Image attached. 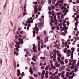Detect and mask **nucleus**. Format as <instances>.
Returning a JSON list of instances; mask_svg holds the SVG:
<instances>
[{
  "mask_svg": "<svg viewBox=\"0 0 79 79\" xmlns=\"http://www.w3.org/2000/svg\"><path fill=\"white\" fill-rule=\"evenodd\" d=\"M55 37L56 39H60V38H59V36H58V35H55Z\"/></svg>",
  "mask_w": 79,
  "mask_h": 79,
  "instance_id": "obj_26",
  "label": "nucleus"
},
{
  "mask_svg": "<svg viewBox=\"0 0 79 79\" xmlns=\"http://www.w3.org/2000/svg\"><path fill=\"white\" fill-rule=\"evenodd\" d=\"M35 56H34L33 58H32V60H33V61H34L36 62V61H37V60L36 59V58H35Z\"/></svg>",
  "mask_w": 79,
  "mask_h": 79,
  "instance_id": "obj_13",
  "label": "nucleus"
},
{
  "mask_svg": "<svg viewBox=\"0 0 79 79\" xmlns=\"http://www.w3.org/2000/svg\"><path fill=\"white\" fill-rule=\"evenodd\" d=\"M75 11H76V12L74 14H75V15H77V12L78 13H79V12H78V11H79V10H75Z\"/></svg>",
  "mask_w": 79,
  "mask_h": 79,
  "instance_id": "obj_42",
  "label": "nucleus"
},
{
  "mask_svg": "<svg viewBox=\"0 0 79 79\" xmlns=\"http://www.w3.org/2000/svg\"><path fill=\"white\" fill-rule=\"evenodd\" d=\"M32 17H30V19H28L27 21H26V23L25 24V25L27 26L28 25V27H27V30H29V27H31V22L32 23H33V20H32Z\"/></svg>",
  "mask_w": 79,
  "mask_h": 79,
  "instance_id": "obj_1",
  "label": "nucleus"
},
{
  "mask_svg": "<svg viewBox=\"0 0 79 79\" xmlns=\"http://www.w3.org/2000/svg\"><path fill=\"white\" fill-rule=\"evenodd\" d=\"M57 73H58V72L56 71V72H55V74H53V76H56V75L57 74Z\"/></svg>",
  "mask_w": 79,
  "mask_h": 79,
  "instance_id": "obj_44",
  "label": "nucleus"
},
{
  "mask_svg": "<svg viewBox=\"0 0 79 79\" xmlns=\"http://www.w3.org/2000/svg\"><path fill=\"white\" fill-rule=\"evenodd\" d=\"M55 79H60L59 78H58V76H55Z\"/></svg>",
  "mask_w": 79,
  "mask_h": 79,
  "instance_id": "obj_55",
  "label": "nucleus"
},
{
  "mask_svg": "<svg viewBox=\"0 0 79 79\" xmlns=\"http://www.w3.org/2000/svg\"><path fill=\"white\" fill-rule=\"evenodd\" d=\"M58 26L60 27V28H62V23H60L59 25Z\"/></svg>",
  "mask_w": 79,
  "mask_h": 79,
  "instance_id": "obj_25",
  "label": "nucleus"
},
{
  "mask_svg": "<svg viewBox=\"0 0 79 79\" xmlns=\"http://www.w3.org/2000/svg\"><path fill=\"white\" fill-rule=\"evenodd\" d=\"M48 73L47 72L45 73V78H48Z\"/></svg>",
  "mask_w": 79,
  "mask_h": 79,
  "instance_id": "obj_16",
  "label": "nucleus"
},
{
  "mask_svg": "<svg viewBox=\"0 0 79 79\" xmlns=\"http://www.w3.org/2000/svg\"><path fill=\"white\" fill-rule=\"evenodd\" d=\"M74 30L75 31H78V30L77 29V27H76L75 28Z\"/></svg>",
  "mask_w": 79,
  "mask_h": 79,
  "instance_id": "obj_58",
  "label": "nucleus"
},
{
  "mask_svg": "<svg viewBox=\"0 0 79 79\" xmlns=\"http://www.w3.org/2000/svg\"><path fill=\"white\" fill-rule=\"evenodd\" d=\"M35 27L34 28V30L33 31V36H34V37H35V33L37 34L38 33V31H39V29L37 28L38 27H37V24L36 23L35 24Z\"/></svg>",
  "mask_w": 79,
  "mask_h": 79,
  "instance_id": "obj_3",
  "label": "nucleus"
},
{
  "mask_svg": "<svg viewBox=\"0 0 79 79\" xmlns=\"http://www.w3.org/2000/svg\"><path fill=\"white\" fill-rule=\"evenodd\" d=\"M55 65L56 66V67H58V66H60V64H58V61H57L55 63Z\"/></svg>",
  "mask_w": 79,
  "mask_h": 79,
  "instance_id": "obj_20",
  "label": "nucleus"
},
{
  "mask_svg": "<svg viewBox=\"0 0 79 79\" xmlns=\"http://www.w3.org/2000/svg\"><path fill=\"white\" fill-rule=\"evenodd\" d=\"M42 5H40V8H39V10H42Z\"/></svg>",
  "mask_w": 79,
  "mask_h": 79,
  "instance_id": "obj_36",
  "label": "nucleus"
},
{
  "mask_svg": "<svg viewBox=\"0 0 79 79\" xmlns=\"http://www.w3.org/2000/svg\"><path fill=\"white\" fill-rule=\"evenodd\" d=\"M64 69V68L63 67H60L59 69V71H63Z\"/></svg>",
  "mask_w": 79,
  "mask_h": 79,
  "instance_id": "obj_27",
  "label": "nucleus"
},
{
  "mask_svg": "<svg viewBox=\"0 0 79 79\" xmlns=\"http://www.w3.org/2000/svg\"><path fill=\"white\" fill-rule=\"evenodd\" d=\"M65 73V71H64L61 73H59V76H61V77L63 78V79H66V77H64V74Z\"/></svg>",
  "mask_w": 79,
  "mask_h": 79,
  "instance_id": "obj_5",
  "label": "nucleus"
},
{
  "mask_svg": "<svg viewBox=\"0 0 79 79\" xmlns=\"http://www.w3.org/2000/svg\"><path fill=\"white\" fill-rule=\"evenodd\" d=\"M56 0H53L54 1H52V4L53 5H54V4H55V1H56Z\"/></svg>",
  "mask_w": 79,
  "mask_h": 79,
  "instance_id": "obj_54",
  "label": "nucleus"
},
{
  "mask_svg": "<svg viewBox=\"0 0 79 79\" xmlns=\"http://www.w3.org/2000/svg\"><path fill=\"white\" fill-rule=\"evenodd\" d=\"M71 50H72V52L71 53V59H73V53H74V51L75 50V49L73 47H72L71 48Z\"/></svg>",
  "mask_w": 79,
  "mask_h": 79,
  "instance_id": "obj_6",
  "label": "nucleus"
},
{
  "mask_svg": "<svg viewBox=\"0 0 79 79\" xmlns=\"http://www.w3.org/2000/svg\"><path fill=\"white\" fill-rule=\"evenodd\" d=\"M76 3H79V0H77Z\"/></svg>",
  "mask_w": 79,
  "mask_h": 79,
  "instance_id": "obj_64",
  "label": "nucleus"
},
{
  "mask_svg": "<svg viewBox=\"0 0 79 79\" xmlns=\"http://www.w3.org/2000/svg\"><path fill=\"white\" fill-rule=\"evenodd\" d=\"M53 52L54 53L53 54L54 56H55V55H56V53H59V51H56V50H54Z\"/></svg>",
  "mask_w": 79,
  "mask_h": 79,
  "instance_id": "obj_9",
  "label": "nucleus"
},
{
  "mask_svg": "<svg viewBox=\"0 0 79 79\" xmlns=\"http://www.w3.org/2000/svg\"><path fill=\"white\" fill-rule=\"evenodd\" d=\"M38 50H39V51L41 50V49H40V46H38Z\"/></svg>",
  "mask_w": 79,
  "mask_h": 79,
  "instance_id": "obj_50",
  "label": "nucleus"
},
{
  "mask_svg": "<svg viewBox=\"0 0 79 79\" xmlns=\"http://www.w3.org/2000/svg\"><path fill=\"white\" fill-rule=\"evenodd\" d=\"M37 40L38 41V47H40V42H39V40H40V36H37Z\"/></svg>",
  "mask_w": 79,
  "mask_h": 79,
  "instance_id": "obj_7",
  "label": "nucleus"
},
{
  "mask_svg": "<svg viewBox=\"0 0 79 79\" xmlns=\"http://www.w3.org/2000/svg\"><path fill=\"white\" fill-rule=\"evenodd\" d=\"M61 34V35H66V34H65V33H64V32H62Z\"/></svg>",
  "mask_w": 79,
  "mask_h": 79,
  "instance_id": "obj_40",
  "label": "nucleus"
},
{
  "mask_svg": "<svg viewBox=\"0 0 79 79\" xmlns=\"http://www.w3.org/2000/svg\"><path fill=\"white\" fill-rule=\"evenodd\" d=\"M60 63L61 64H62V65L64 64V61H63V60H61V61Z\"/></svg>",
  "mask_w": 79,
  "mask_h": 79,
  "instance_id": "obj_31",
  "label": "nucleus"
},
{
  "mask_svg": "<svg viewBox=\"0 0 79 79\" xmlns=\"http://www.w3.org/2000/svg\"><path fill=\"white\" fill-rule=\"evenodd\" d=\"M77 71H78V70L77 69V68H75L74 72H76H76H77Z\"/></svg>",
  "mask_w": 79,
  "mask_h": 79,
  "instance_id": "obj_39",
  "label": "nucleus"
},
{
  "mask_svg": "<svg viewBox=\"0 0 79 79\" xmlns=\"http://www.w3.org/2000/svg\"><path fill=\"white\" fill-rule=\"evenodd\" d=\"M40 58H41V59H42V60H45V57H41Z\"/></svg>",
  "mask_w": 79,
  "mask_h": 79,
  "instance_id": "obj_48",
  "label": "nucleus"
},
{
  "mask_svg": "<svg viewBox=\"0 0 79 79\" xmlns=\"http://www.w3.org/2000/svg\"><path fill=\"white\" fill-rule=\"evenodd\" d=\"M56 16H54V21H56V20H56Z\"/></svg>",
  "mask_w": 79,
  "mask_h": 79,
  "instance_id": "obj_38",
  "label": "nucleus"
},
{
  "mask_svg": "<svg viewBox=\"0 0 79 79\" xmlns=\"http://www.w3.org/2000/svg\"><path fill=\"white\" fill-rule=\"evenodd\" d=\"M46 2V0H42L41 2V5H42V6L44 5L45 3Z\"/></svg>",
  "mask_w": 79,
  "mask_h": 79,
  "instance_id": "obj_10",
  "label": "nucleus"
},
{
  "mask_svg": "<svg viewBox=\"0 0 79 79\" xmlns=\"http://www.w3.org/2000/svg\"><path fill=\"white\" fill-rule=\"evenodd\" d=\"M39 26H42L43 25V23H39Z\"/></svg>",
  "mask_w": 79,
  "mask_h": 79,
  "instance_id": "obj_41",
  "label": "nucleus"
},
{
  "mask_svg": "<svg viewBox=\"0 0 79 79\" xmlns=\"http://www.w3.org/2000/svg\"><path fill=\"white\" fill-rule=\"evenodd\" d=\"M66 76L67 77H68L69 76V72H67L66 73Z\"/></svg>",
  "mask_w": 79,
  "mask_h": 79,
  "instance_id": "obj_43",
  "label": "nucleus"
},
{
  "mask_svg": "<svg viewBox=\"0 0 79 79\" xmlns=\"http://www.w3.org/2000/svg\"><path fill=\"white\" fill-rule=\"evenodd\" d=\"M67 26H69V22H67Z\"/></svg>",
  "mask_w": 79,
  "mask_h": 79,
  "instance_id": "obj_63",
  "label": "nucleus"
},
{
  "mask_svg": "<svg viewBox=\"0 0 79 79\" xmlns=\"http://www.w3.org/2000/svg\"><path fill=\"white\" fill-rule=\"evenodd\" d=\"M61 10H68V9L67 10V8L66 7V6H64L63 7H61L60 8Z\"/></svg>",
  "mask_w": 79,
  "mask_h": 79,
  "instance_id": "obj_8",
  "label": "nucleus"
},
{
  "mask_svg": "<svg viewBox=\"0 0 79 79\" xmlns=\"http://www.w3.org/2000/svg\"><path fill=\"white\" fill-rule=\"evenodd\" d=\"M29 69L30 70V72L31 73V75H32L34 74V72L32 71V69L30 68Z\"/></svg>",
  "mask_w": 79,
  "mask_h": 79,
  "instance_id": "obj_14",
  "label": "nucleus"
},
{
  "mask_svg": "<svg viewBox=\"0 0 79 79\" xmlns=\"http://www.w3.org/2000/svg\"><path fill=\"white\" fill-rule=\"evenodd\" d=\"M52 0H48L49 4H51L52 3Z\"/></svg>",
  "mask_w": 79,
  "mask_h": 79,
  "instance_id": "obj_45",
  "label": "nucleus"
},
{
  "mask_svg": "<svg viewBox=\"0 0 79 79\" xmlns=\"http://www.w3.org/2000/svg\"><path fill=\"white\" fill-rule=\"evenodd\" d=\"M57 44V41H56V40H54V46L55 47H57V44Z\"/></svg>",
  "mask_w": 79,
  "mask_h": 79,
  "instance_id": "obj_22",
  "label": "nucleus"
},
{
  "mask_svg": "<svg viewBox=\"0 0 79 79\" xmlns=\"http://www.w3.org/2000/svg\"><path fill=\"white\" fill-rule=\"evenodd\" d=\"M49 15H52V16L51 17L52 19H51V22L50 23L51 26H53V24H52V23H54V21L53 20V16L55 15V14H54V11L52 10V11H49Z\"/></svg>",
  "mask_w": 79,
  "mask_h": 79,
  "instance_id": "obj_2",
  "label": "nucleus"
},
{
  "mask_svg": "<svg viewBox=\"0 0 79 79\" xmlns=\"http://www.w3.org/2000/svg\"><path fill=\"white\" fill-rule=\"evenodd\" d=\"M68 67L69 68H70L71 69H74V67L73 66L72 67H71L70 66H69Z\"/></svg>",
  "mask_w": 79,
  "mask_h": 79,
  "instance_id": "obj_35",
  "label": "nucleus"
},
{
  "mask_svg": "<svg viewBox=\"0 0 79 79\" xmlns=\"http://www.w3.org/2000/svg\"><path fill=\"white\" fill-rule=\"evenodd\" d=\"M48 40V38L47 37H46L45 39V42H47Z\"/></svg>",
  "mask_w": 79,
  "mask_h": 79,
  "instance_id": "obj_23",
  "label": "nucleus"
},
{
  "mask_svg": "<svg viewBox=\"0 0 79 79\" xmlns=\"http://www.w3.org/2000/svg\"><path fill=\"white\" fill-rule=\"evenodd\" d=\"M16 29V26H15L14 28L13 31H15Z\"/></svg>",
  "mask_w": 79,
  "mask_h": 79,
  "instance_id": "obj_57",
  "label": "nucleus"
},
{
  "mask_svg": "<svg viewBox=\"0 0 79 79\" xmlns=\"http://www.w3.org/2000/svg\"><path fill=\"white\" fill-rule=\"evenodd\" d=\"M23 39H25V40H26V37L25 36H23Z\"/></svg>",
  "mask_w": 79,
  "mask_h": 79,
  "instance_id": "obj_49",
  "label": "nucleus"
},
{
  "mask_svg": "<svg viewBox=\"0 0 79 79\" xmlns=\"http://www.w3.org/2000/svg\"><path fill=\"white\" fill-rule=\"evenodd\" d=\"M63 13H65L64 14V16H66V13L68 12V10H63Z\"/></svg>",
  "mask_w": 79,
  "mask_h": 79,
  "instance_id": "obj_11",
  "label": "nucleus"
},
{
  "mask_svg": "<svg viewBox=\"0 0 79 79\" xmlns=\"http://www.w3.org/2000/svg\"><path fill=\"white\" fill-rule=\"evenodd\" d=\"M73 62L72 64V66H73L75 64H76V63L77 60H73Z\"/></svg>",
  "mask_w": 79,
  "mask_h": 79,
  "instance_id": "obj_15",
  "label": "nucleus"
},
{
  "mask_svg": "<svg viewBox=\"0 0 79 79\" xmlns=\"http://www.w3.org/2000/svg\"><path fill=\"white\" fill-rule=\"evenodd\" d=\"M18 40L19 41L20 43L18 42H16V44H17V46L18 47H19V48H20V46H19V44L21 43L23 44H24V41H23V39H21V37L19 38Z\"/></svg>",
  "mask_w": 79,
  "mask_h": 79,
  "instance_id": "obj_4",
  "label": "nucleus"
},
{
  "mask_svg": "<svg viewBox=\"0 0 79 79\" xmlns=\"http://www.w3.org/2000/svg\"><path fill=\"white\" fill-rule=\"evenodd\" d=\"M37 11H38L37 10H35L34 11V13H35V14H36L37 13Z\"/></svg>",
  "mask_w": 79,
  "mask_h": 79,
  "instance_id": "obj_52",
  "label": "nucleus"
},
{
  "mask_svg": "<svg viewBox=\"0 0 79 79\" xmlns=\"http://www.w3.org/2000/svg\"><path fill=\"white\" fill-rule=\"evenodd\" d=\"M71 50H68L67 51V53H71Z\"/></svg>",
  "mask_w": 79,
  "mask_h": 79,
  "instance_id": "obj_53",
  "label": "nucleus"
},
{
  "mask_svg": "<svg viewBox=\"0 0 79 79\" xmlns=\"http://www.w3.org/2000/svg\"><path fill=\"white\" fill-rule=\"evenodd\" d=\"M20 70H17V72H18V73L17 74V76H20Z\"/></svg>",
  "mask_w": 79,
  "mask_h": 79,
  "instance_id": "obj_19",
  "label": "nucleus"
},
{
  "mask_svg": "<svg viewBox=\"0 0 79 79\" xmlns=\"http://www.w3.org/2000/svg\"><path fill=\"white\" fill-rule=\"evenodd\" d=\"M20 31H21V28H18V31L16 32V34H19L20 32Z\"/></svg>",
  "mask_w": 79,
  "mask_h": 79,
  "instance_id": "obj_12",
  "label": "nucleus"
},
{
  "mask_svg": "<svg viewBox=\"0 0 79 79\" xmlns=\"http://www.w3.org/2000/svg\"><path fill=\"white\" fill-rule=\"evenodd\" d=\"M26 53H27V54H28V55L27 54H25V57H27V56H29V55H31V54H30V53H29V52H26Z\"/></svg>",
  "mask_w": 79,
  "mask_h": 79,
  "instance_id": "obj_17",
  "label": "nucleus"
},
{
  "mask_svg": "<svg viewBox=\"0 0 79 79\" xmlns=\"http://www.w3.org/2000/svg\"><path fill=\"white\" fill-rule=\"evenodd\" d=\"M57 20H56V23H55V25H57V24H58V22H57Z\"/></svg>",
  "mask_w": 79,
  "mask_h": 79,
  "instance_id": "obj_62",
  "label": "nucleus"
},
{
  "mask_svg": "<svg viewBox=\"0 0 79 79\" xmlns=\"http://www.w3.org/2000/svg\"><path fill=\"white\" fill-rule=\"evenodd\" d=\"M65 63H68V59H66L65 60Z\"/></svg>",
  "mask_w": 79,
  "mask_h": 79,
  "instance_id": "obj_56",
  "label": "nucleus"
},
{
  "mask_svg": "<svg viewBox=\"0 0 79 79\" xmlns=\"http://www.w3.org/2000/svg\"><path fill=\"white\" fill-rule=\"evenodd\" d=\"M52 28L53 30H54V29H56V27L55 26H53L52 27Z\"/></svg>",
  "mask_w": 79,
  "mask_h": 79,
  "instance_id": "obj_37",
  "label": "nucleus"
},
{
  "mask_svg": "<svg viewBox=\"0 0 79 79\" xmlns=\"http://www.w3.org/2000/svg\"><path fill=\"white\" fill-rule=\"evenodd\" d=\"M41 44L42 45L41 46V48H44V43H42Z\"/></svg>",
  "mask_w": 79,
  "mask_h": 79,
  "instance_id": "obj_33",
  "label": "nucleus"
},
{
  "mask_svg": "<svg viewBox=\"0 0 79 79\" xmlns=\"http://www.w3.org/2000/svg\"><path fill=\"white\" fill-rule=\"evenodd\" d=\"M16 50L17 52H19V50L18 49V48L16 47Z\"/></svg>",
  "mask_w": 79,
  "mask_h": 79,
  "instance_id": "obj_47",
  "label": "nucleus"
},
{
  "mask_svg": "<svg viewBox=\"0 0 79 79\" xmlns=\"http://www.w3.org/2000/svg\"><path fill=\"white\" fill-rule=\"evenodd\" d=\"M74 75H73L72 76H69V79H73V78L74 77Z\"/></svg>",
  "mask_w": 79,
  "mask_h": 79,
  "instance_id": "obj_28",
  "label": "nucleus"
},
{
  "mask_svg": "<svg viewBox=\"0 0 79 79\" xmlns=\"http://www.w3.org/2000/svg\"><path fill=\"white\" fill-rule=\"evenodd\" d=\"M38 6V5H36L34 7V10H37V8Z\"/></svg>",
  "mask_w": 79,
  "mask_h": 79,
  "instance_id": "obj_21",
  "label": "nucleus"
},
{
  "mask_svg": "<svg viewBox=\"0 0 79 79\" xmlns=\"http://www.w3.org/2000/svg\"><path fill=\"white\" fill-rule=\"evenodd\" d=\"M78 23H79V22H78V21H77L75 23V25L76 27H77V24Z\"/></svg>",
  "mask_w": 79,
  "mask_h": 79,
  "instance_id": "obj_24",
  "label": "nucleus"
},
{
  "mask_svg": "<svg viewBox=\"0 0 79 79\" xmlns=\"http://www.w3.org/2000/svg\"><path fill=\"white\" fill-rule=\"evenodd\" d=\"M77 18H76V17H75L74 18V20H75V21H77L78 19H77Z\"/></svg>",
  "mask_w": 79,
  "mask_h": 79,
  "instance_id": "obj_60",
  "label": "nucleus"
},
{
  "mask_svg": "<svg viewBox=\"0 0 79 79\" xmlns=\"http://www.w3.org/2000/svg\"><path fill=\"white\" fill-rule=\"evenodd\" d=\"M66 51H67V48H65V50L64 51V53H66Z\"/></svg>",
  "mask_w": 79,
  "mask_h": 79,
  "instance_id": "obj_34",
  "label": "nucleus"
},
{
  "mask_svg": "<svg viewBox=\"0 0 79 79\" xmlns=\"http://www.w3.org/2000/svg\"><path fill=\"white\" fill-rule=\"evenodd\" d=\"M14 54H15L16 55H18V53L16 52V51H15L14 52Z\"/></svg>",
  "mask_w": 79,
  "mask_h": 79,
  "instance_id": "obj_51",
  "label": "nucleus"
},
{
  "mask_svg": "<svg viewBox=\"0 0 79 79\" xmlns=\"http://www.w3.org/2000/svg\"><path fill=\"white\" fill-rule=\"evenodd\" d=\"M33 49H35L36 48V46H35V44H33Z\"/></svg>",
  "mask_w": 79,
  "mask_h": 79,
  "instance_id": "obj_32",
  "label": "nucleus"
},
{
  "mask_svg": "<svg viewBox=\"0 0 79 79\" xmlns=\"http://www.w3.org/2000/svg\"><path fill=\"white\" fill-rule=\"evenodd\" d=\"M23 17H24V16H25L26 15H27V13H26V10H24V11L23 13Z\"/></svg>",
  "mask_w": 79,
  "mask_h": 79,
  "instance_id": "obj_18",
  "label": "nucleus"
},
{
  "mask_svg": "<svg viewBox=\"0 0 79 79\" xmlns=\"http://www.w3.org/2000/svg\"><path fill=\"white\" fill-rule=\"evenodd\" d=\"M57 59L59 61H60L61 60V59L59 57H57Z\"/></svg>",
  "mask_w": 79,
  "mask_h": 79,
  "instance_id": "obj_30",
  "label": "nucleus"
},
{
  "mask_svg": "<svg viewBox=\"0 0 79 79\" xmlns=\"http://www.w3.org/2000/svg\"><path fill=\"white\" fill-rule=\"evenodd\" d=\"M56 15H57V16H60V13H57Z\"/></svg>",
  "mask_w": 79,
  "mask_h": 79,
  "instance_id": "obj_59",
  "label": "nucleus"
},
{
  "mask_svg": "<svg viewBox=\"0 0 79 79\" xmlns=\"http://www.w3.org/2000/svg\"><path fill=\"white\" fill-rule=\"evenodd\" d=\"M25 8L24 9V10H26V3L25 4Z\"/></svg>",
  "mask_w": 79,
  "mask_h": 79,
  "instance_id": "obj_46",
  "label": "nucleus"
},
{
  "mask_svg": "<svg viewBox=\"0 0 79 79\" xmlns=\"http://www.w3.org/2000/svg\"><path fill=\"white\" fill-rule=\"evenodd\" d=\"M57 56H58V57H61V56H62L61 55V54L60 53H57Z\"/></svg>",
  "mask_w": 79,
  "mask_h": 79,
  "instance_id": "obj_29",
  "label": "nucleus"
},
{
  "mask_svg": "<svg viewBox=\"0 0 79 79\" xmlns=\"http://www.w3.org/2000/svg\"><path fill=\"white\" fill-rule=\"evenodd\" d=\"M50 79H53V76L52 75L50 77Z\"/></svg>",
  "mask_w": 79,
  "mask_h": 79,
  "instance_id": "obj_61",
  "label": "nucleus"
}]
</instances>
